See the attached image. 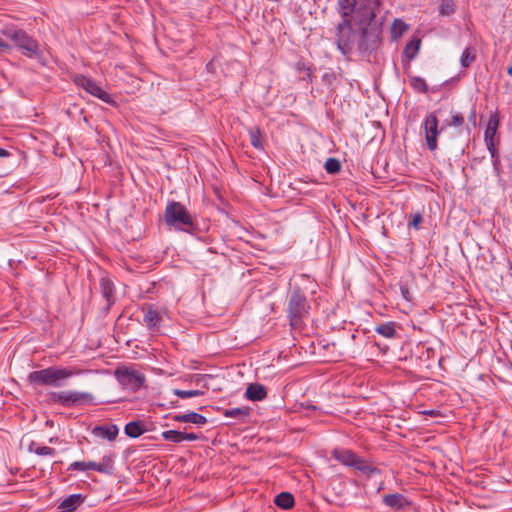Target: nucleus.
Wrapping results in <instances>:
<instances>
[{"label":"nucleus","mask_w":512,"mask_h":512,"mask_svg":"<svg viewBox=\"0 0 512 512\" xmlns=\"http://www.w3.org/2000/svg\"><path fill=\"white\" fill-rule=\"evenodd\" d=\"M308 287L295 283L287 294L286 317L294 329L301 328L310 314V302L307 297Z\"/></svg>","instance_id":"f257e3e1"},{"label":"nucleus","mask_w":512,"mask_h":512,"mask_svg":"<svg viewBox=\"0 0 512 512\" xmlns=\"http://www.w3.org/2000/svg\"><path fill=\"white\" fill-rule=\"evenodd\" d=\"M79 374H81V370L75 367L49 366L41 370L31 371L27 375L26 381L33 389L38 387L60 388L64 386L69 378Z\"/></svg>","instance_id":"f03ea898"},{"label":"nucleus","mask_w":512,"mask_h":512,"mask_svg":"<svg viewBox=\"0 0 512 512\" xmlns=\"http://www.w3.org/2000/svg\"><path fill=\"white\" fill-rule=\"evenodd\" d=\"M164 221L167 226L177 231L195 235L199 229L196 218L181 202L169 200L164 211Z\"/></svg>","instance_id":"7ed1b4c3"},{"label":"nucleus","mask_w":512,"mask_h":512,"mask_svg":"<svg viewBox=\"0 0 512 512\" xmlns=\"http://www.w3.org/2000/svg\"><path fill=\"white\" fill-rule=\"evenodd\" d=\"M47 402L63 408L95 405V397L92 393L77 390L49 391L46 394Z\"/></svg>","instance_id":"20e7f679"},{"label":"nucleus","mask_w":512,"mask_h":512,"mask_svg":"<svg viewBox=\"0 0 512 512\" xmlns=\"http://www.w3.org/2000/svg\"><path fill=\"white\" fill-rule=\"evenodd\" d=\"M332 457L342 465L352 467L368 478L381 474V469L372 465L365 458L360 457L350 449L336 448L332 451Z\"/></svg>","instance_id":"39448f33"},{"label":"nucleus","mask_w":512,"mask_h":512,"mask_svg":"<svg viewBox=\"0 0 512 512\" xmlns=\"http://www.w3.org/2000/svg\"><path fill=\"white\" fill-rule=\"evenodd\" d=\"M1 34L11 39L15 47L28 58H38L40 56L39 43L23 29H17L14 26L5 27L0 30Z\"/></svg>","instance_id":"423d86ee"},{"label":"nucleus","mask_w":512,"mask_h":512,"mask_svg":"<svg viewBox=\"0 0 512 512\" xmlns=\"http://www.w3.org/2000/svg\"><path fill=\"white\" fill-rule=\"evenodd\" d=\"M356 41V32L352 25L351 18L343 14V18L335 28V45L340 53L348 57L352 54Z\"/></svg>","instance_id":"0eeeda50"},{"label":"nucleus","mask_w":512,"mask_h":512,"mask_svg":"<svg viewBox=\"0 0 512 512\" xmlns=\"http://www.w3.org/2000/svg\"><path fill=\"white\" fill-rule=\"evenodd\" d=\"M382 23L374 24L373 28L358 30L357 50L362 56L369 57L382 45Z\"/></svg>","instance_id":"6e6552de"},{"label":"nucleus","mask_w":512,"mask_h":512,"mask_svg":"<svg viewBox=\"0 0 512 512\" xmlns=\"http://www.w3.org/2000/svg\"><path fill=\"white\" fill-rule=\"evenodd\" d=\"M373 5L360 4L355 8V23L358 30L363 28H373L374 24H378L376 20L377 12L382 4V0H372Z\"/></svg>","instance_id":"1a4fd4ad"},{"label":"nucleus","mask_w":512,"mask_h":512,"mask_svg":"<svg viewBox=\"0 0 512 512\" xmlns=\"http://www.w3.org/2000/svg\"><path fill=\"white\" fill-rule=\"evenodd\" d=\"M114 375L124 388L133 392L139 390L146 381L144 374L126 366L118 367Z\"/></svg>","instance_id":"9d476101"},{"label":"nucleus","mask_w":512,"mask_h":512,"mask_svg":"<svg viewBox=\"0 0 512 512\" xmlns=\"http://www.w3.org/2000/svg\"><path fill=\"white\" fill-rule=\"evenodd\" d=\"M74 83L89 94L102 100L104 103L110 105L115 104V101L112 99L111 95L103 90L93 79L85 75H76L74 78Z\"/></svg>","instance_id":"9b49d317"},{"label":"nucleus","mask_w":512,"mask_h":512,"mask_svg":"<svg viewBox=\"0 0 512 512\" xmlns=\"http://www.w3.org/2000/svg\"><path fill=\"white\" fill-rule=\"evenodd\" d=\"M425 140L430 151L437 149V137L440 133L438 129V118L435 112L428 114L423 123Z\"/></svg>","instance_id":"f8f14e48"},{"label":"nucleus","mask_w":512,"mask_h":512,"mask_svg":"<svg viewBox=\"0 0 512 512\" xmlns=\"http://www.w3.org/2000/svg\"><path fill=\"white\" fill-rule=\"evenodd\" d=\"M99 289L102 297L106 301V305L101 309V313L106 316L112 305L115 303V285L114 282L107 276L104 275L99 280Z\"/></svg>","instance_id":"ddd939ff"},{"label":"nucleus","mask_w":512,"mask_h":512,"mask_svg":"<svg viewBox=\"0 0 512 512\" xmlns=\"http://www.w3.org/2000/svg\"><path fill=\"white\" fill-rule=\"evenodd\" d=\"M382 502L396 510H403L411 505V502L401 493L386 494L382 497Z\"/></svg>","instance_id":"4468645a"},{"label":"nucleus","mask_w":512,"mask_h":512,"mask_svg":"<svg viewBox=\"0 0 512 512\" xmlns=\"http://www.w3.org/2000/svg\"><path fill=\"white\" fill-rule=\"evenodd\" d=\"M85 498L80 493L71 494L60 502L58 508L61 509V512H73L84 503Z\"/></svg>","instance_id":"2eb2a0df"},{"label":"nucleus","mask_w":512,"mask_h":512,"mask_svg":"<svg viewBox=\"0 0 512 512\" xmlns=\"http://www.w3.org/2000/svg\"><path fill=\"white\" fill-rule=\"evenodd\" d=\"M92 433L108 441H113L118 436L119 428L116 424L97 425L93 428Z\"/></svg>","instance_id":"dca6fc26"},{"label":"nucleus","mask_w":512,"mask_h":512,"mask_svg":"<svg viewBox=\"0 0 512 512\" xmlns=\"http://www.w3.org/2000/svg\"><path fill=\"white\" fill-rule=\"evenodd\" d=\"M500 125L498 112L490 114L486 129L484 131V142H495V136Z\"/></svg>","instance_id":"f3484780"},{"label":"nucleus","mask_w":512,"mask_h":512,"mask_svg":"<svg viewBox=\"0 0 512 512\" xmlns=\"http://www.w3.org/2000/svg\"><path fill=\"white\" fill-rule=\"evenodd\" d=\"M420 46H421V39L417 38V37L412 38L405 45L402 55H403V58H405V60L407 62V68H409L410 61L414 60L417 57L419 50H420Z\"/></svg>","instance_id":"a211bd4d"},{"label":"nucleus","mask_w":512,"mask_h":512,"mask_svg":"<svg viewBox=\"0 0 512 512\" xmlns=\"http://www.w3.org/2000/svg\"><path fill=\"white\" fill-rule=\"evenodd\" d=\"M399 324L395 321L381 323L375 327V332L387 339H394L398 336L397 328Z\"/></svg>","instance_id":"6ab92c4d"},{"label":"nucleus","mask_w":512,"mask_h":512,"mask_svg":"<svg viewBox=\"0 0 512 512\" xmlns=\"http://www.w3.org/2000/svg\"><path fill=\"white\" fill-rule=\"evenodd\" d=\"M245 396L251 401H262L267 397V389L262 384L252 383L248 385Z\"/></svg>","instance_id":"aec40b11"},{"label":"nucleus","mask_w":512,"mask_h":512,"mask_svg":"<svg viewBox=\"0 0 512 512\" xmlns=\"http://www.w3.org/2000/svg\"><path fill=\"white\" fill-rule=\"evenodd\" d=\"M173 420L182 423H193L199 426L205 425L208 422L207 418L204 415L193 411L185 414L174 415Z\"/></svg>","instance_id":"412c9836"},{"label":"nucleus","mask_w":512,"mask_h":512,"mask_svg":"<svg viewBox=\"0 0 512 512\" xmlns=\"http://www.w3.org/2000/svg\"><path fill=\"white\" fill-rule=\"evenodd\" d=\"M143 321L149 330H158L161 324V317L153 306H149L144 314Z\"/></svg>","instance_id":"4be33fe9"},{"label":"nucleus","mask_w":512,"mask_h":512,"mask_svg":"<svg viewBox=\"0 0 512 512\" xmlns=\"http://www.w3.org/2000/svg\"><path fill=\"white\" fill-rule=\"evenodd\" d=\"M225 417L235 418L239 423H246L250 416L249 407H235L223 411Z\"/></svg>","instance_id":"5701e85b"},{"label":"nucleus","mask_w":512,"mask_h":512,"mask_svg":"<svg viewBox=\"0 0 512 512\" xmlns=\"http://www.w3.org/2000/svg\"><path fill=\"white\" fill-rule=\"evenodd\" d=\"M146 431L143 421H131L124 427V433L130 438H138Z\"/></svg>","instance_id":"b1692460"},{"label":"nucleus","mask_w":512,"mask_h":512,"mask_svg":"<svg viewBox=\"0 0 512 512\" xmlns=\"http://www.w3.org/2000/svg\"><path fill=\"white\" fill-rule=\"evenodd\" d=\"M251 145L258 149L264 150V134L258 126H253L248 129Z\"/></svg>","instance_id":"393cba45"},{"label":"nucleus","mask_w":512,"mask_h":512,"mask_svg":"<svg viewBox=\"0 0 512 512\" xmlns=\"http://www.w3.org/2000/svg\"><path fill=\"white\" fill-rule=\"evenodd\" d=\"M274 503L281 509L289 510L294 506L295 500L290 492H281L275 496Z\"/></svg>","instance_id":"a878e982"},{"label":"nucleus","mask_w":512,"mask_h":512,"mask_svg":"<svg viewBox=\"0 0 512 512\" xmlns=\"http://www.w3.org/2000/svg\"><path fill=\"white\" fill-rule=\"evenodd\" d=\"M487 146L488 151L490 152L491 159H492V166L495 174L497 176H500L501 174V161L499 157V153L496 149L495 142H487L485 143Z\"/></svg>","instance_id":"bb28decb"},{"label":"nucleus","mask_w":512,"mask_h":512,"mask_svg":"<svg viewBox=\"0 0 512 512\" xmlns=\"http://www.w3.org/2000/svg\"><path fill=\"white\" fill-rule=\"evenodd\" d=\"M408 78L409 84L415 92L426 94L429 91L428 84L422 77L408 74Z\"/></svg>","instance_id":"cd10ccee"},{"label":"nucleus","mask_w":512,"mask_h":512,"mask_svg":"<svg viewBox=\"0 0 512 512\" xmlns=\"http://www.w3.org/2000/svg\"><path fill=\"white\" fill-rule=\"evenodd\" d=\"M338 12L343 18V14H347V18H351V14L357 7V0H338Z\"/></svg>","instance_id":"c85d7f7f"},{"label":"nucleus","mask_w":512,"mask_h":512,"mask_svg":"<svg viewBox=\"0 0 512 512\" xmlns=\"http://www.w3.org/2000/svg\"><path fill=\"white\" fill-rule=\"evenodd\" d=\"M98 464V472L111 475L114 471V457L112 455H105L102 457L101 462Z\"/></svg>","instance_id":"c756f323"},{"label":"nucleus","mask_w":512,"mask_h":512,"mask_svg":"<svg viewBox=\"0 0 512 512\" xmlns=\"http://www.w3.org/2000/svg\"><path fill=\"white\" fill-rule=\"evenodd\" d=\"M476 59V50L473 47H466L460 57V63L463 68H468Z\"/></svg>","instance_id":"7c9ffc66"},{"label":"nucleus","mask_w":512,"mask_h":512,"mask_svg":"<svg viewBox=\"0 0 512 512\" xmlns=\"http://www.w3.org/2000/svg\"><path fill=\"white\" fill-rule=\"evenodd\" d=\"M408 29L409 25L406 24L402 19H395L391 27V34L393 39L401 37Z\"/></svg>","instance_id":"2f4dec72"},{"label":"nucleus","mask_w":512,"mask_h":512,"mask_svg":"<svg viewBox=\"0 0 512 512\" xmlns=\"http://www.w3.org/2000/svg\"><path fill=\"white\" fill-rule=\"evenodd\" d=\"M441 16H450L455 12V3L453 0H441L438 8Z\"/></svg>","instance_id":"473e14b6"},{"label":"nucleus","mask_w":512,"mask_h":512,"mask_svg":"<svg viewBox=\"0 0 512 512\" xmlns=\"http://www.w3.org/2000/svg\"><path fill=\"white\" fill-rule=\"evenodd\" d=\"M324 168L328 174H338L341 171V163L338 159L330 157L326 160Z\"/></svg>","instance_id":"72a5a7b5"},{"label":"nucleus","mask_w":512,"mask_h":512,"mask_svg":"<svg viewBox=\"0 0 512 512\" xmlns=\"http://www.w3.org/2000/svg\"><path fill=\"white\" fill-rule=\"evenodd\" d=\"M161 436L164 440L170 441L173 443H181L183 441L182 431L178 430H167L163 431Z\"/></svg>","instance_id":"f704fd0d"},{"label":"nucleus","mask_w":512,"mask_h":512,"mask_svg":"<svg viewBox=\"0 0 512 512\" xmlns=\"http://www.w3.org/2000/svg\"><path fill=\"white\" fill-rule=\"evenodd\" d=\"M173 394L179 398H192L197 396L204 395V392L201 390H181V389H173Z\"/></svg>","instance_id":"c9c22d12"},{"label":"nucleus","mask_w":512,"mask_h":512,"mask_svg":"<svg viewBox=\"0 0 512 512\" xmlns=\"http://www.w3.org/2000/svg\"><path fill=\"white\" fill-rule=\"evenodd\" d=\"M337 79L336 73L332 69H328L322 75V82L325 86H327L331 91H334V83Z\"/></svg>","instance_id":"e433bc0d"},{"label":"nucleus","mask_w":512,"mask_h":512,"mask_svg":"<svg viewBox=\"0 0 512 512\" xmlns=\"http://www.w3.org/2000/svg\"><path fill=\"white\" fill-rule=\"evenodd\" d=\"M468 125L466 126V130L468 132V134H470L471 130L476 128L477 126V113H476V106L475 104L472 105V108L470 110V113L468 115Z\"/></svg>","instance_id":"4c0bfd02"},{"label":"nucleus","mask_w":512,"mask_h":512,"mask_svg":"<svg viewBox=\"0 0 512 512\" xmlns=\"http://www.w3.org/2000/svg\"><path fill=\"white\" fill-rule=\"evenodd\" d=\"M417 349L420 350V352H421L419 359L421 361H423V363L425 364L426 367H429L430 364L427 362L430 358V355L434 354V350L431 348H426L424 345L418 346Z\"/></svg>","instance_id":"58836bf2"},{"label":"nucleus","mask_w":512,"mask_h":512,"mask_svg":"<svg viewBox=\"0 0 512 512\" xmlns=\"http://www.w3.org/2000/svg\"><path fill=\"white\" fill-rule=\"evenodd\" d=\"M422 221H423L422 214L417 212L411 216V220L408 222V227L413 228L415 230H419Z\"/></svg>","instance_id":"ea45409f"},{"label":"nucleus","mask_w":512,"mask_h":512,"mask_svg":"<svg viewBox=\"0 0 512 512\" xmlns=\"http://www.w3.org/2000/svg\"><path fill=\"white\" fill-rule=\"evenodd\" d=\"M34 453L39 456H54L56 454V450L52 447L40 446L35 448Z\"/></svg>","instance_id":"a19ab883"},{"label":"nucleus","mask_w":512,"mask_h":512,"mask_svg":"<svg viewBox=\"0 0 512 512\" xmlns=\"http://www.w3.org/2000/svg\"><path fill=\"white\" fill-rule=\"evenodd\" d=\"M464 116L459 113V112H456L455 114H453L451 116V119L450 121L447 123L448 126H455V127H460L464 124Z\"/></svg>","instance_id":"79ce46f5"},{"label":"nucleus","mask_w":512,"mask_h":512,"mask_svg":"<svg viewBox=\"0 0 512 512\" xmlns=\"http://www.w3.org/2000/svg\"><path fill=\"white\" fill-rule=\"evenodd\" d=\"M336 346H337L336 342H325V343L322 344L323 349H325V350L332 349V354H333L334 357H341V356H343L345 354L344 351H341V350L334 351Z\"/></svg>","instance_id":"37998d69"},{"label":"nucleus","mask_w":512,"mask_h":512,"mask_svg":"<svg viewBox=\"0 0 512 512\" xmlns=\"http://www.w3.org/2000/svg\"><path fill=\"white\" fill-rule=\"evenodd\" d=\"M399 290H400V293H401L402 297L406 301L410 302L411 301V294H410V290H409L408 284L404 283V282H400L399 283Z\"/></svg>","instance_id":"c03bdc74"},{"label":"nucleus","mask_w":512,"mask_h":512,"mask_svg":"<svg viewBox=\"0 0 512 512\" xmlns=\"http://www.w3.org/2000/svg\"><path fill=\"white\" fill-rule=\"evenodd\" d=\"M68 470H71V471H86V462L85 461H75V462H72L69 465Z\"/></svg>","instance_id":"a18cd8bd"},{"label":"nucleus","mask_w":512,"mask_h":512,"mask_svg":"<svg viewBox=\"0 0 512 512\" xmlns=\"http://www.w3.org/2000/svg\"><path fill=\"white\" fill-rule=\"evenodd\" d=\"M295 68L298 72H310V69L312 68L310 63L305 61H298L295 64Z\"/></svg>","instance_id":"49530a36"},{"label":"nucleus","mask_w":512,"mask_h":512,"mask_svg":"<svg viewBox=\"0 0 512 512\" xmlns=\"http://www.w3.org/2000/svg\"><path fill=\"white\" fill-rule=\"evenodd\" d=\"M182 436L183 441H195L201 438V435H198L196 433L182 432Z\"/></svg>","instance_id":"de8ad7c7"},{"label":"nucleus","mask_w":512,"mask_h":512,"mask_svg":"<svg viewBox=\"0 0 512 512\" xmlns=\"http://www.w3.org/2000/svg\"><path fill=\"white\" fill-rule=\"evenodd\" d=\"M11 46L0 37V53L9 51Z\"/></svg>","instance_id":"09e8293b"},{"label":"nucleus","mask_w":512,"mask_h":512,"mask_svg":"<svg viewBox=\"0 0 512 512\" xmlns=\"http://www.w3.org/2000/svg\"><path fill=\"white\" fill-rule=\"evenodd\" d=\"M87 470H94L98 472V464L94 461L86 462V471Z\"/></svg>","instance_id":"8fccbe9b"},{"label":"nucleus","mask_w":512,"mask_h":512,"mask_svg":"<svg viewBox=\"0 0 512 512\" xmlns=\"http://www.w3.org/2000/svg\"><path fill=\"white\" fill-rule=\"evenodd\" d=\"M302 80L307 81V82H312L313 81L312 68L310 69V72H306V76L303 77Z\"/></svg>","instance_id":"3c124183"},{"label":"nucleus","mask_w":512,"mask_h":512,"mask_svg":"<svg viewBox=\"0 0 512 512\" xmlns=\"http://www.w3.org/2000/svg\"><path fill=\"white\" fill-rule=\"evenodd\" d=\"M11 154L8 150L0 147V158H7L9 157Z\"/></svg>","instance_id":"603ef678"},{"label":"nucleus","mask_w":512,"mask_h":512,"mask_svg":"<svg viewBox=\"0 0 512 512\" xmlns=\"http://www.w3.org/2000/svg\"><path fill=\"white\" fill-rule=\"evenodd\" d=\"M36 447H40V446L36 442L32 441L28 446V451L34 453V450Z\"/></svg>","instance_id":"864d4df0"},{"label":"nucleus","mask_w":512,"mask_h":512,"mask_svg":"<svg viewBox=\"0 0 512 512\" xmlns=\"http://www.w3.org/2000/svg\"><path fill=\"white\" fill-rule=\"evenodd\" d=\"M171 405H172V407H173V408L180 407V404H179V401H178V400H176V401H172V402H171Z\"/></svg>","instance_id":"5fc2aeb1"},{"label":"nucleus","mask_w":512,"mask_h":512,"mask_svg":"<svg viewBox=\"0 0 512 512\" xmlns=\"http://www.w3.org/2000/svg\"><path fill=\"white\" fill-rule=\"evenodd\" d=\"M306 407H307L308 409H312V410H316V409H317V407H316V406H314V405H306Z\"/></svg>","instance_id":"6e6d98bb"},{"label":"nucleus","mask_w":512,"mask_h":512,"mask_svg":"<svg viewBox=\"0 0 512 512\" xmlns=\"http://www.w3.org/2000/svg\"><path fill=\"white\" fill-rule=\"evenodd\" d=\"M203 377V375H196V381L199 382V380L202 379Z\"/></svg>","instance_id":"4d7b16f0"},{"label":"nucleus","mask_w":512,"mask_h":512,"mask_svg":"<svg viewBox=\"0 0 512 512\" xmlns=\"http://www.w3.org/2000/svg\"><path fill=\"white\" fill-rule=\"evenodd\" d=\"M301 277H302V279L309 280V277L305 274H302Z\"/></svg>","instance_id":"13d9d810"},{"label":"nucleus","mask_w":512,"mask_h":512,"mask_svg":"<svg viewBox=\"0 0 512 512\" xmlns=\"http://www.w3.org/2000/svg\"><path fill=\"white\" fill-rule=\"evenodd\" d=\"M351 339L353 340L355 338V334H351Z\"/></svg>","instance_id":"bf43d9fd"},{"label":"nucleus","mask_w":512,"mask_h":512,"mask_svg":"<svg viewBox=\"0 0 512 512\" xmlns=\"http://www.w3.org/2000/svg\"><path fill=\"white\" fill-rule=\"evenodd\" d=\"M49 442H50V443H53V442H54V439H53V438H50V439H49Z\"/></svg>","instance_id":"052dcab7"}]
</instances>
